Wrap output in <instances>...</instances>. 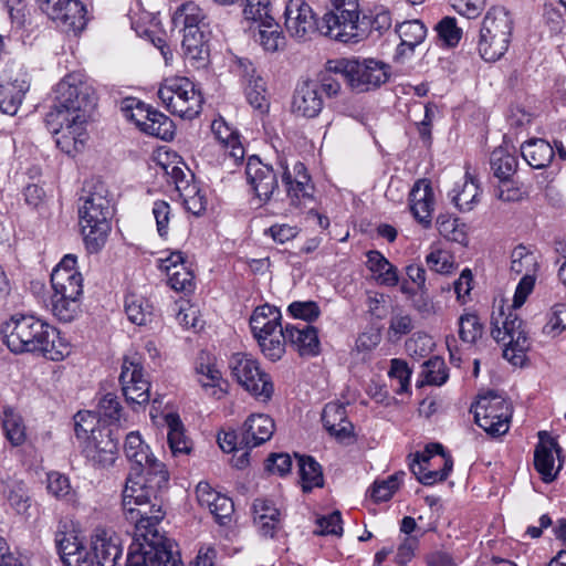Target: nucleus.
I'll list each match as a JSON object with an SVG mask.
<instances>
[{"mask_svg":"<svg viewBox=\"0 0 566 566\" xmlns=\"http://www.w3.org/2000/svg\"><path fill=\"white\" fill-rule=\"evenodd\" d=\"M211 129L216 138L229 149L228 154L235 164L243 160L245 150L234 128L229 126L223 118H219L212 122Z\"/></svg>","mask_w":566,"mask_h":566,"instance_id":"2f4dec72","label":"nucleus"},{"mask_svg":"<svg viewBox=\"0 0 566 566\" xmlns=\"http://www.w3.org/2000/svg\"><path fill=\"white\" fill-rule=\"evenodd\" d=\"M258 343L265 357L272 361L281 359L285 353V345L289 344L285 338V328L280 327L276 335L261 337Z\"/></svg>","mask_w":566,"mask_h":566,"instance_id":"4d7b16f0","label":"nucleus"},{"mask_svg":"<svg viewBox=\"0 0 566 566\" xmlns=\"http://www.w3.org/2000/svg\"><path fill=\"white\" fill-rule=\"evenodd\" d=\"M285 338L301 356H315L319 352L317 331L310 324L287 325Z\"/></svg>","mask_w":566,"mask_h":566,"instance_id":"c85d7f7f","label":"nucleus"},{"mask_svg":"<svg viewBox=\"0 0 566 566\" xmlns=\"http://www.w3.org/2000/svg\"><path fill=\"white\" fill-rule=\"evenodd\" d=\"M123 395L132 406H143L150 399V382L147 379L139 357H125L119 375Z\"/></svg>","mask_w":566,"mask_h":566,"instance_id":"2eb2a0df","label":"nucleus"},{"mask_svg":"<svg viewBox=\"0 0 566 566\" xmlns=\"http://www.w3.org/2000/svg\"><path fill=\"white\" fill-rule=\"evenodd\" d=\"M366 265L374 273L379 285L394 287L399 283L398 269L391 264L379 251L371 250L366 253Z\"/></svg>","mask_w":566,"mask_h":566,"instance_id":"c756f323","label":"nucleus"},{"mask_svg":"<svg viewBox=\"0 0 566 566\" xmlns=\"http://www.w3.org/2000/svg\"><path fill=\"white\" fill-rule=\"evenodd\" d=\"M254 39L264 51L270 53L277 52L285 45V36L272 15L258 23V33L254 34Z\"/></svg>","mask_w":566,"mask_h":566,"instance_id":"72a5a7b5","label":"nucleus"},{"mask_svg":"<svg viewBox=\"0 0 566 566\" xmlns=\"http://www.w3.org/2000/svg\"><path fill=\"white\" fill-rule=\"evenodd\" d=\"M122 406L114 394H106L98 402L97 416L101 421L114 423L120 418Z\"/></svg>","mask_w":566,"mask_h":566,"instance_id":"e2e57ef3","label":"nucleus"},{"mask_svg":"<svg viewBox=\"0 0 566 566\" xmlns=\"http://www.w3.org/2000/svg\"><path fill=\"white\" fill-rule=\"evenodd\" d=\"M322 421L328 433L339 441L353 436L354 426L347 418L346 407L338 402H328L322 412Z\"/></svg>","mask_w":566,"mask_h":566,"instance_id":"cd10ccee","label":"nucleus"},{"mask_svg":"<svg viewBox=\"0 0 566 566\" xmlns=\"http://www.w3.org/2000/svg\"><path fill=\"white\" fill-rule=\"evenodd\" d=\"M252 511L254 524L262 536L274 537L282 528L283 513L272 500L255 499Z\"/></svg>","mask_w":566,"mask_h":566,"instance_id":"393cba45","label":"nucleus"},{"mask_svg":"<svg viewBox=\"0 0 566 566\" xmlns=\"http://www.w3.org/2000/svg\"><path fill=\"white\" fill-rule=\"evenodd\" d=\"M328 70L340 75L358 93L378 88L390 76V66L376 59H338L328 61Z\"/></svg>","mask_w":566,"mask_h":566,"instance_id":"423d86ee","label":"nucleus"},{"mask_svg":"<svg viewBox=\"0 0 566 566\" xmlns=\"http://www.w3.org/2000/svg\"><path fill=\"white\" fill-rule=\"evenodd\" d=\"M277 165L281 168L282 182L286 187L290 206L296 209L301 208L307 200L312 199L313 186L310 182V176L302 174L298 177H292L284 160H279Z\"/></svg>","mask_w":566,"mask_h":566,"instance_id":"bb28decb","label":"nucleus"},{"mask_svg":"<svg viewBox=\"0 0 566 566\" xmlns=\"http://www.w3.org/2000/svg\"><path fill=\"white\" fill-rule=\"evenodd\" d=\"M2 494L8 504L17 514L30 516L29 510L32 505V500L29 494V489L23 481L9 480L2 483Z\"/></svg>","mask_w":566,"mask_h":566,"instance_id":"473e14b6","label":"nucleus"},{"mask_svg":"<svg viewBox=\"0 0 566 566\" xmlns=\"http://www.w3.org/2000/svg\"><path fill=\"white\" fill-rule=\"evenodd\" d=\"M279 175L281 168L263 163L259 156H250L245 167L247 182L251 191L260 202L266 203L271 200L274 191L279 188Z\"/></svg>","mask_w":566,"mask_h":566,"instance_id":"dca6fc26","label":"nucleus"},{"mask_svg":"<svg viewBox=\"0 0 566 566\" xmlns=\"http://www.w3.org/2000/svg\"><path fill=\"white\" fill-rule=\"evenodd\" d=\"M298 471L302 482V490L305 493L314 488H322L324 478L321 464L310 455L297 457Z\"/></svg>","mask_w":566,"mask_h":566,"instance_id":"4c0bfd02","label":"nucleus"},{"mask_svg":"<svg viewBox=\"0 0 566 566\" xmlns=\"http://www.w3.org/2000/svg\"><path fill=\"white\" fill-rule=\"evenodd\" d=\"M51 284L53 293L64 295H82L83 293V277L80 272L69 274V272L61 271V269H53Z\"/></svg>","mask_w":566,"mask_h":566,"instance_id":"ea45409f","label":"nucleus"},{"mask_svg":"<svg viewBox=\"0 0 566 566\" xmlns=\"http://www.w3.org/2000/svg\"><path fill=\"white\" fill-rule=\"evenodd\" d=\"M108 191L102 182L83 188L82 205L78 207L81 232L86 250L98 252L106 243L113 214Z\"/></svg>","mask_w":566,"mask_h":566,"instance_id":"7ed1b4c3","label":"nucleus"},{"mask_svg":"<svg viewBox=\"0 0 566 566\" xmlns=\"http://www.w3.org/2000/svg\"><path fill=\"white\" fill-rule=\"evenodd\" d=\"M46 490L50 495L67 504H75L76 491L72 488L67 475L52 471L46 474Z\"/></svg>","mask_w":566,"mask_h":566,"instance_id":"37998d69","label":"nucleus"},{"mask_svg":"<svg viewBox=\"0 0 566 566\" xmlns=\"http://www.w3.org/2000/svg\"><path fill=\"white\" fill-rule=\"evenodd\" d=\"M287 312L294 318L304 321V324L314 322L321 315L319 306L314 301H295L289 305Z\"/></svg>","mask_w":566,"mask_h":566,"instance_id":"69168bd1","label":"nucleus"},{"mask_svg":"<svg viewBox=\"0 0 566 566\" xmlns=\"http://www.w3.org/2000/svg\"><path fill=\"white\" fill-rule=\"evenodd\" d=\"M28 90L25 81L0 83V111L7 115H15Z\"/></svg>","mask_w":566,"mask_h":566,"instance_id":"f704fd0d","label":"nucleus"},{"mask_svg":"<svg viewBox=\"0 0 566 566\" xmlns=\"http://www.w3.org/2000/svg\"><path fill=\"white\" fill-rule=\"evenodd\" d=\"M410 209L413 217L424 228H429L432 221L434 207V193L428 179H419L415 182L409 193Z\"/></svg>","mask_w":566,"mask_h":566,"instance_id":"4be33fe9","label":"nucleus"},{"mask_svg":"<svg viewBox=\"0 0 566 566\" xmlns=\"http://www.w3.org/2000/svg\"><path fill=\"white\" fill-rule=\"evenodd\" d=\"M538 439L534 450V467L544 483H552L563 468L562 448L546 431H539Z\"/></svg>","mask_w":566,"mask_h":566,"instance_id":"a211bd4d","label":"nucleus"},{"mask_svg":"<svg viewBox=\"0 0 566 566\" xmlns=\"http://www.w3.org/2000/svg\"><path fill=\"white\" fill-rule=\"evenodd\" d=\"M244 92L248 103L260 114L269 111L270 102L266 96V86L263 77L252 80L244 84Z\"/></svg>","mask_w":566,"mask_h":566,"instance_id":"864d4df0","label":"nucleus"},{"mask_svg":"<svg viewBox=\"0 0 566 566\" xmlns=\"http://www.w3.org/2000/svg\"><path fill=\"white\" fill-rule=\"evenodd\" d=\"M118 452V441L109 427L103 426L85 439L83 453L86 460L97 469H106L115 463Z\"/></svg>","mask_w":566,"mask_h":566,"instance_id":"6ab92c4d","label":"nucleus"},{"mask_svg":"<svg viewBox=\"0 0 566 566\" xmlns=\"http://www.w3.org/2000/svg\"><path fill=\"white\" fill-rule=\"evenodd\" d=\"M125 566H184L175 544L158 530L135 532Z\"/></svg>","mask_w":566,"mask_h":566,"instance_id":"20e7f679","label":"nucleus"},{"mask_svg":"<svg viewBox=\"0 0 566 566\" xmlns=\"http://www.w3.org/2000/svg\"><path fill=\"white\" fill-rule=\"evenodd\" d=\"M450 457L449 453L444 451V448L440 443H429L423 452H417L415 454V459L409 464L411 472L418 479V470L423 472L431 471L434 468H440L441 463L439 462V458Z\"/></svg>","mask_w":566,"mask_h":566,"instance_id":"a19ab883","label":"nucleus"},{"mask_svg":"<svg viewBox=\"0 0 566 566\" xmlns=\"http://www.w3.org/2000/svg\"><path fill=\"white\" fill-rule=\"evenodd\" d=\"M438 460L441 463L440 469L434 468L433 470L426 471V472H423L421 470L417 471V473H418L417 480L421 484L429 486V485L436 484L437 482H442L448 479V476L450 475V473L453 469L452 457L450 455V457L439 458Z\"/></svg>","mask_w":566,"mask_h":566,"instance_id":"052dcab7","label":"nucleus"},{"mask_svg":"<svg viewBox=\"0 0 566 566\" xmlns=\"http://www.w3.org/2000/svg\"><path fill=\"white\" fill-rule=\"evenodd\" d=\"M521 154L526 163L536 169L545 168L554 158V149L544 139H531L521 147Z\"/></svg>","mask_w":566,"mask_h":566,"instance_id":"c9c22d12","label":"nucleus"},{"mask_svg":"<svg viewBox=\"0 0 566 566\" xmlns=\"http://www.w3.org/2000/svg\"><path fill=\"white\" fill-rule=\"evenodd\" d=\"M483 326L480 323L478 315L464 314L459 318V336L469 344H473L479 337L482 336Z\"/></svg>","mask_w":566,"mask_h":566,"instance_id":"680f3d73","label":"nucleus"},{"mask_svg":"<svg viewBox=\"0 0 566 566\" xmlns=\"http://www.w3.org/2000/svg\"><path fill=\"white\" fill-rule=\"evenodd\" d=\"M475 423L492 437L507 432L512 418V406L495 390L479 395L475 405L471 407Z\"/></svg>","mask_w":566,"mask_h":566,"instance_id":"1a4fd4ad","label":"nucleus"},{"mask_svg":"<svg viewBox=\"0 0 566 566\" xmlns=\"http://www.w3.org/2000/svg\"><path fill=\"white\" fill-rule=\"evenodd\" d=\"M171 289L178 292H189L193 289V273L186 264L167 273Z\"/></svg>","mask_w":566,"mask_h":566,"instance_id":"338daca9","label":"nucleus"},{"mask_svg":"<svg viewBox=\"0 0 566 566\" xmlns=\"http://www.w3.org/2000/svg\"><path fill=\"white\" fill-rule=\"evenodd\" d=\"M465 177L467 179L462 187H455L449 195L451 201L462 212L471 211L476 205L480 195L478 184L471 177L469 178L468 175Z\"/></svg>","mask_w":566,"mask_h":566,"instance_id":"de8ad7c7","label":"nucleus"},{"mask_svg":"<svg viewBox=\"0 0 566 566\" xmlns=\"http://www.w3.org/2000/svg\"><path fill=\"white\" fill-rule=\"evenodd\" d=\"M2 428L6 438L12 446H21L25 441V427L22 418L11 408H4Z\"/></svg>","mask_w":566,"mask_h":566,"instance_id":"3c124183","label":"nucleus"},{"mask_svg":"<svg viewBox=\"0 0 566 566\" xmlns=\"http://www.w3.org/2000/svg\"><path fill=\"white\" fill-rule=\"evenodd\" d=\"M101 422L97 413L92 411H78L74 416V430L78 439H86L95 432H99L103 426L96 427Z\"/></svg>","mask_w":566,"mask_h":566,"instance_id":"13d9d810","label":"nucleus"},{"mask_svg":"<svg viewBox=\"0 0 566 566\" xmlns=\"http://www.w3.org/2000/svg\"><path fill=\"white\" fill-rule=\"evenodd\" d=\"M91 551L94 556L93 565L122 566L123 544L115 531L97 527L92 535Z\"/></svg>","mask_w":566,"mask_h":566,"instance_id":"aec40b11","label":"nucleus"},{"mask_svg":"<svg viewBox=\"0 0 566 566\" xmlns=\"http://www.w3.org/2000/svg\"><path fill=\"white\" fill-rule=\"evenodd\" d=\"M157 95L167 111L181 118L192 119L201 112L202 95L187 77L166 80Z\"/></svg>","mask_w":566,"mask_h":566,"instance_id":"6e6552de","label":"nucleus"},{"mask_svg":"<svg viewBox=\"0 0 566 566\" xmlns=\"http://www.w3.org/2000/svg\"><path fill=\"white\" fill-rule=\"evenodd\" d=\"M125 313L132 323L139 326L150 323L154 316L151 304L137 294L126 295Z\"/></svg>","mask_w":566,"mask_h":566,"instance_id":"a18cd8bd","label":"nucleus"},{"mask_svg":"<svg viewBox=\"0 0 566 566\" xmlns=\"http://www.w3.org/2000/svg\"><path fill=\"white\" fill-rule=\"evenodd\" d=\"M122 111L128 119L133 120L144 132V123H148L155 109L137 98H125Z\"/></svg>","mask_w":566,"mask_h":566,"instance_id":"6e6d98bb","label":"nucleus"},{"mask_svg":"<svg viewBox=\"0 0 566 566\" xmlns=\"http://www.w3.org/2000/svg\"><path fill=\"white\" fill-rule=\"evenodd\" d=\"M182 50L185 55L193 61H206L209 54V45L202 29L184 30Z\"/></svg>","mask_w":566,"mask_h":566,"instance_id":"e433bc0d","label":"nucleus"},{"mask_svg":"<svg viewBox=\"0 0 566 566\" xmlns=\"http://www.w3.org/2000/svg\"><path fill=\"white\" fill-rule=\"evenodd\" d=\"M284 18L286 31L298 41H306L316 32L324 35L321 30L322 20H316L312 8L304 0H289Z\"/></svg>","mask_w":566,"mask_h":566,"instance_id":"f3484780","label":"nucleus"},{"mask_svg":"<svg viewBox=\"0 0 566 566\" xmlns=\"http://www.w3.org/2000/svg\"><path fill=\"white\" fill-rule=\"evenodd\" d=\"M144 133L169 140L174 137L175 125L168 116L155 109L148 123H144Z\"/></svg>","mask_w":566,"mask_h":566,"instance_id":"603ef678","label":"nucleus"},{"mask_svg":"<svg viewBox=\"0 0 566 566\" xmlns=\"http://www.w3.org/2000/svg\"><path fill=\"white\" fill-rule=\"evenodd\" d=\"M56 96L45 115V126L55 136L56 146L67 155L83 148L86 140V122L96 105V93L87 77L73 72L62 78Z\"/></svg>","mask_w":566,"mask_h":566,"instance_id":"f257e3e1","label":"nucleus"},{"mask_svg":"<svg viewBox=\"0 0 566 566\" xmlns=\"http://www.w3.org/2000/svg\"><path fill=\"white\" fill-rule=\"evenodd\" d=\"M27 340L22 353H38L54 361L62 360L70 354L69 344L60 336L59 331L40 318H36L32 334Z\"/></svg>","mask_w":566,"mask_h":566,"instance_id":"ddd939ff","label":"nucleus"},{"mask_svg":"<svg viewBox=\"0 0 566 566\" xmlns=\"http://www.w3.org/2000/svg\"><path fill=\"white\" fill-rule=\"evenodd\" d=\"M55 545L61 558L67 566H93V562L86 558L84 547L76 542L74 536L65 533H56Z\"/></svg>","mask_w":566,"mask_h":566,"instance_id":"7c9ffc66","label":"nucleus"},{"mask_svg":"<svg viewBox=\"0 0 566 566\" xmlns=\"http://www.w3.org/2000/svg\"><path fill=\"white\" fill-rule=\"evenodd\" d=\"M323 105L318 82L308 80L296 86L292 101V112L295 115L314 118L322 112Z\"/></svg>","mask_w":566,"mask_h":566,"instance_id":"412c9836","label":"nucleus"},{"mask_svg":"<svg viewBox=\"0 0 566 566\" xmlns=\"http://www.w3.org/2000/svg\"><path fill=\"white\" fill-rule=\"evenodd\" d=\"M405 472L400 471L382 481H375L370 488V496L375 502H385L391 499L399 489Z\"/></svg>","mask_w":566,"mask_h":566,"instance_id":"5fc2aeb1","label":"nucleus"},{"mask_svg":"<svg viewBox=\"0 0 566 566\" xmlns=\"http://www.w3.org/2000/svg\"><path fill=\"white\" fill-rule=\"evenodd\" d=\"M396 32L400 41L410 49H416L427 36V28L420 20H408L396 25Z\"/></svg>","mask_w":566,"mask_h":566,"instance_id":"8fccbe9b","label":"nucleus"},{"mask_svg":"<svg viewBox=\"0 0 566 566\" xmlns=\"http://www.w3.org/2000/svg\"><path fill=\"white\" fill-rule=\"evenodd\" d=\"M334 11L322 18V32L325 36L344 43H357L365 35L366 15L359 20L358 0H329Z\"/></svg>","mask_w":566,"mask_h":566,"instance_id":"0eeeda50","label":"nucleus"},{"mask_svg":"<svg viewBox=\"0 0 566 566\" xmlns=\"http://www.w3.org/2000/svg\"><path fill=\"white\" fill-rule=\"evenodd\" d=\"M275 424L273 419L264 413H253L244 421L241 430L243 448H255L271 439Z\"/></svg>","mask_w":566,"mask_h":566,"instance_id":"b1692460","label":"nucleus"},{"mask_svg":"<svg viewBox=\"0 0 566 566\" xmlns=\"http://www.w3.org/2000/svg\"><path fill=\"white\" fill-rule=\"evenodd\" d=\"M197 381L200 384L207 395L221 399L224 390L220 386L221 373L211 364L198 363L196 365Z\"/></svg>","mask_w":566,"mask_h":566,"instance_id":"c03bdc74","label":"nucleus"},{"mask_svg":"<svg viewBox=\"0 0 566 566\" xmlns=\"http://www.w3.org/2000/svg\"><path fill=\"white\" fill-rule=\"evenodd\" d=\"M514 20L502 6L491 7L485 13L479 34L478 51L486 62L500 60L509 50Z\"/></svg>","mask_w":566,"mask_h":566,"instance_id":"39448f33","label":"nucleus"},{"mask_svg":"<svg viewBox=\"0 0 566 566\" xmlns=\"http://www.w3.org/2000/svg\"><path fill=\"white\" fill-rule=\"evenodd\" d=\"M168 426L167 440L174 455L187 454L191 450L190 441L184 432V426L178 415L168 413L166 416Z\"/></svg>","mask_w":566,"mask_h":566,"instance_id":"79ce46f5","label":"nucleus"},{"mask_svg":"<svg viewBox=\"0 0 566 566\" xmlns=\"http://www.w3.org/2000/svg\"><path fill=\"white\" fill-rule=\"evenodd\" d=\"M169 473L165 464H155L153 471L134 472L123 490V510L137 532L158 530L164 518L161 493L167 489Z\"/></svg>","mask_w":566,"mask_h":566,"instance_id":"f03ea898","label":"nucleus"},{"mask_svg":"<svg viewBox=\"0 0 566 566\" xmlns=\"http://www.w3.org/2000/svg\"><path fill=\"white\" fill-rule=\"evenodd\" d=\"M39 8L64 32H81L87 22L86 9L78 0H38Z\"/></svg>","mask_w":566,"mask_h":566,"instance_id":"4468645a","label":"nucleus"},{"mask_svg":"<svg viewBox=\"0 0 566 566\" xmlns=\"http://www.w3.org/2000/svg\"><path fill=\"white\" fill-rule=\"evenodd\" d=\"M36 318L33 315H14L1 326V334L8 348L15 354L22 353V347L28 344Z\"/></svg>","mask_w":566,"mask_h":566,"instance_id":"5701e85b","label":"nucleus"},{"mask_svg":"<svg viewBox=\"0 0 566 566\" xmlns=\"http://www.w3.org/2000/svg\"><path fill=\"white\" fill-rule=\"evenodd\" d=\"M436 30L439 38L448 45L455 46L462 36V31L457 27L454 18L446 17L437 25Z\"/></svg>","mask_w":566,"mask_h":566,"instance_id":"774afa93","label":"nucleus"},{"mask_svg":"<svg viewBox=\"0 0 566 566\" xmlns=\"http://www.w3.org/2000/svg\"><path fill=\"white\" fill-rule=\"evenodd\" d=\"M124 452L127 460L133 463L134 472L153 471L155 464H164L154 457L149 446L144 442L137 431H132L126 436Z\"/></svg>","mask_w":566,"mask_h":566,"instance_id":"a878e982","label":"nucleus"},{"mask_svg":"<svg viewBox=\"0 0 566 566\" xmlns=\"http://www.w3.org/2000/svg\"><path fill=\"white\" fill-rule=\"evenodd\" d=\"M229 368L237 381L255 399L269 401L274 392L271 376L260 368L259 361L252 356L235 353L229 360Z\"/></svg>","mask_w":566,"mask_h":566,"instance_id":"9d476101","label":"nucleus"},{"mask_svg":"<svg viewBox=\"0 0 566 566\" xmlns=\"http://www.w3.org/2000/svg\"><path fill=\"white\" fill-rule=\"evenodd\" d=\"M242 7L244 19L256 24L272 15L269 0H243Z\"/></svg>","mask_w":566,"mask_h":566,"instance_id":"0e129e2a","label":"nucleus"},{"mask_svg":"<svg viewBox=\"0 0 566 566\" xmlns=\"http://www.w3.org/2000/svg\"><path fill=\"white\" fill-rule=\"evenodd\" d=\"M491 335L496 342L504 343L503 357L514 366H522L530 340L523 321L513 311L505 316L502 328L495 324Z\"/></svg>","mask_w":566,"mask_h":566,"instance_id":"f8f14e48","label":"nucleus"},{"mask_svg":"<svg viewBox=\"0 0 566 566\" xmlns=\"http://www.w3.org/2000/svg\"><path fill=\"white\" fill-rule=\"evenodd\" d=\"M81 296L53 293L51 296L52 314L60 322H72L81 312Z\"/></svg>","mask_w":566,"mask_h":566,"instance_id":"58836bf2","label":"nucleus"},{"mask_svg":"<svg viewBox=\"0 0 566 566\" xmlns=\"http://www.w3.org/2000/svg\"><path fill=\"white\" fill-rule=\"evenodd\" d=\"M511 271L516 275L523 274L518 282L514 298L513 308H520L532 293L536 275L539 270V254L535 248L518 244L511 252Z\"/></svg>","mask_w":566,"mask_h":566,"instance_id":"9b49d317","label":"nucleus"},{"mask_svg":"<svg viewBox=\"0 0 566 566\" xmlns=\"http://www.w3.org/2000/svg\"><path fill=\"white\" fill-rule=\"evenodd\" d=\"M493 175L499 180L511 178L517 168V158L503 147L495 148L490 157Z\"/></svg>","mask_w":566,"mask_h":566,"instance_id":"49530a36","label":"nucleus"},{"mask_svg":"<svg viewBox=\"0 0 566 566\" xmlns=\"http://www.w3.org/2000/svg\"><path fill=\"white\" fill-rule=\"evenodd\" d=\"M175 25H184V30L202 29L205 27V14L202 9L195 2H187L180 6L174 13Z\"/></svg>","mask_w":566,"mask_h":566,"instance_id":"09e8293b","label":"nucleus"},{"mask_svg":"<svg viewBox=\"0 0 566 566\" xmlns=\"http://www.w3.org/2000/svg\"><path fill=\"white\" fill-rule=\"evenodd\" d=\"M422 375L429 385L441 386L448 379V370L442 358L434 356L422 364Z\"/></svg>","mask_w":566,"mask_h":566,"instance_id":"bf43d9fd","label":"nucleus"}]
</instances>
